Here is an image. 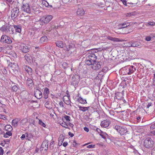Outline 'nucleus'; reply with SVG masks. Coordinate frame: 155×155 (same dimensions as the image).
<instances>
[{"instance_id": "58836bf2", "label": "nucleus", "mask_w": 155, "mask_h": 155, "mask_svg": "<svg viewBox=\"0 0 155 155\" xmlns=\"http://www.w3.org/2000/svg\"><path fill=\"white\" fill-rule=\"evenodd\" d=\"M7 28L8 27H2L1 28V30L6 33H8V31Z\"/></svg>"}, {"instance_id": "4d7b16f0", "label": "nucleus", "mask_w": 155, "mask_h": 155, "mask_svg": "<svg viewBox=\"0 0 155 155\" xmlns=\"http://www.w3.org/2000/svg\"><path fill=\"white\" fill-rule=\"evenodd\" d=\"M68 142H64L63 143V146H64V147H66V146H67V145H68Z\"/></svg>"}, {"instance_id": "13d9d810", "label": "nucleus", "mask_w": 155, "mask_h": 155, "mask_svg": "<svg viewBox=\"0 0 155 155\" xmlns=\"http://www.w3.org/2000/svg\"><path fill=\"white\" fill-rule=\"evenodd\" d=\"M0 118L5 120L6 119L4 115H1L0 116Z\"/></svg>"}, {"instance_id": "bb28decb", "label": "nucleus", "mask_w": 155, "mask_h": 155, "mask_svg": "<svg viewBox=\"0 0 155 155\" xmlns=\"http://www.w3.org/2000/svg\"><path fill=\"white\" fill-rule=\"evenodd\" d=\"M107 38L108 40L113 41L114 42L119 41L120 40L119 38H114L111 36H108L107 37Z\"/></svg>"}, {"instance_id": "b1692460", "label": "nucleus", "mask_w": 155, "mask_h": 155, "mask_svg": "<svg viewBox=\"0 0 155 155\" xmlns=\"http://www.w3.org/2000/svg\"><path fill=\"white\" fill-rule=\"evenodd\" d=\"M25 69L29 75H31L32 74V69L30 67L26 66Z\"/></svg>"}, {"instance_id": "f257e3e1", "label": "nucleus", "mask_w": 155, "mask_h": 155, "mask_svg": "<svg viewBox=\"0 0 155 155\" xmlns=\"http://www.w3.org/2000/svg\"><path fill=\"white\" fill-rule=\"evenodd\" d=\"M53 17L51 15H45L41 17L35 25L36 27H38V25H39L38 28L42 27V25L48 23L52 19Z\"/></svg>"}, {"instance_id": "9b49d317", "label": "nucleus", "mask_w": 155, "mask_h": 155, "mask_svg": "<svg viewBox=\"0 0 155 155\" xmlns=\"http://www.w3.org/2000/svg\"><path fill=\"white\" fill-rule=\"evenodd\" d=\"M20 49L22 52L25 53H27L29 51L28 47L24 44H22L21 45Z\"/></svg>"}, {"instance_id": "a211bd4d", "label": "nucleus", "mask_w": 155, "mask_h": 155, "mask_svg": "<svg viewBox=\"0 0 155 155\" xmlns=\"http://www.w3.org/2000/svg\"><path fill=\"white\" fill-rule=\"evenodd\" d=\"M85 12L82 8H79L77 10V14L78 15L83 16Z\"/></svg>"}, {"instance_id": "20e7f679", "label": "nucleus", "mask_w": 155, "mask_h": 155, "mask_svg": "<svg viewBox=\"0 0 155 155\" xmlns=\"http://www.w3.org/2000/svg\"><path fill=\"white\" fill-rule=\"evenodd\" d=\"M136 67L133 65H128L123 68V72L124 74L130 75L134 73L136 70Z\"/></svg>"}, {"instance_id": "72a5a7b5", "label": "nucleus", "mask_w": 155, "mask_h": 155, "mask_svg": "<svg viewBox=\"0 0 155 155\" xmlns=\"http://www.w3.org/2000/svg\"><path fill=\"white\" fill-rule=\"evenodd\" d=\"M64 118L67 121H70L71 120L70 117L69 116H67V115H65L64 116L63 118H62L63 121L64 122V121L63 120Z\"/></svg>"}, {"instance_id": "774afa93", "label": "nucleus", "mask_w": 155, "mask_h": 155, "mask_svg": "<svg viewBox=\"0 0 155 155\" xmlns=\"http://www.w3.org/2000/svg\"><path fill=\"white\" fill-rule=\"evenodd\" d=\"M7 2L9 3L11 2H12V0H6Z\"/></svg>"}, {"instance_id": "ddd939ff", "label": "nucleus", "mask_w": 155, "mask_h": 155, "mask_svg": "<svg viewBox=\"0 0 155 155\" xmlns=\"http://www.w3.org/2000/svg\"><path fill=\"white\" fill-rule=\"evenodd\" d=\"M140 45V43L138 41H132L129 43V47H137Z\"/></svg>"}, {"instance_id": "5fc2aeb1", "label": "nucleus", "mask_w": 155, "mask_h": 155, "mask_svg": "<svg viewBox=\"0 0 155 155\" xmlns=\"http://www.w3.org/2000/svg\"><path fill=\"white\" fill-rule=\"evenodd\" d=\"M122 1L123 4L126 6H127V2L126 0H120Z\"/></svg>"}, {"instance_id": "6ab92c4d", "label": "nucleus", "mask_w": 155, "mask_h": 155, "mask_svg": "<svg viewBox=\"0 0 155 155\" xmlns=\"http://www.w3.org/2000/svg\"><path fill=\"white\" fill-rule=\"evenodd\" d=\"M14 28L16 32L20 33L21 31V27L19 25H14Z\"/></svg>"}, {"instance_id": "c85d7f7f", "label": "nucleus", "mask_w": 155, "mask_h": 155, "mask_svg": "<svg viewBox=\"0 0 155 155\" xmlns=\"http://www.w3.org/2000/svg\"><path fill=\"white\" fill-rule=\"evenodd\" d=\"M78 107L79 108V109L80 110L82 111L83 112H85L86 110H87L88 109L90 108L89 107H81V106H78Z\"/></svg>"}, {"instance_id": "3c124183", "label": "nucleus", "mask_w": 155, "mask_h": 155, "mask_svg": "<svg viewBox=\"0 0 155 155\" xmlns=\"http://www.w3.org/2000/svg\"><path fill=\"white\" fill-rule=\"evenodd\" d=\"M150 133L153 135H155V129H150Z\"/></svg>"}, {"instance_id": "9d476101", "label": "nucleus", "mask_w": 155, "mask_h": 155, "mask_svg": "<svg viewBox=\"0 0 155 155\" xmlns=\"http://www.w3.org/2000/svg\"><path fill=\"white\" fill-rule=\"evenodd\" d=\"M91 68L94 70H97L101 68V65L98 62H95L91 64Z\"/></svg>"}, {"instance_id": "c756f323", "label": "nucleus", "mask_w": 155, "mask_h": 155, "mask_svg": "<svg viewBox=\"0 0 155 155\" xmlns=\"http://www.w3.org/2000/svg\"><path fill=\"white\" fill-rule=\"evenodd\" d=\"M25 58L28 62H31V57L29 54H26L25 56Z\"/></svg>"}, {"instance_id": "f704fd0d", "label": "nucleus", "mask_w": 155, "mask_h": 155, "mask_svg": "<svg viewBox=\"0 0 155 155\" xmlns=\"http://www.w3.org/2000/svg\"><path fill=\"white\" fill-rule=\"evenodd\" d=\"M5 128L6 130H8V131H10L12 130V127L10 125H6L5 127Z\"/></svg>"}, {"instance_id": "603ef678", "label": "nucleus", "mask_w": 155, "mask_h": 155, "mask_svg": "<svg viewBox=\"0 0 155 155\" xmlns=\"http://www.w3.org/2000/svg\"><path fill=\"white\" fill-rule=\"evenodd\" d=\"M59 106L60 107H64V103H63V102L61 101L59 102Z\"/></svg>"}, {"instance_id": "8fccbe9b", "label": "nucleus", "mask_w": 155, "mask_h": 155, "mask_svg": "<svg viewBox=\"0 0 155 155\" xmlns=\"http://www.w3.org/2000/svg\"><path fill=\"white\" fill-rule=\"evenodd\" d=\"M150 129H155V123L151 124L150 127Z\"/></svg>"}, {"instance_id": "473e14b6", "label": "nucleus", "mask_w": 155, "mask_h": 155, "mask_svg": "<svg viewBox=\"0 0 155 155\" xmlns=\"http://www.w3.org/2000/svg\"><path fill=\"white\" fill-rule=\"evenodd\" d=\"M41 4L46 7H48L49 6V4L48 2L45 0H43L42 1Z\"/></svg>"}, {"instance_id": "a19ab883", "label": "nucleus", "mask_w": 155, "mask_h": 155, "mask_svg": "<svg viewBox=\"0 0 155 155\" xmlns=\"http://www.w3.org/2000/svg\"><path fill=\"white\" fill-rule=\"evenodd\" d=\"M28 121L27 119L25 118L22 120L21 121L20 123L22 124H25Z\"/></svg>"}, {"instance_id": "e2e57ef3", "label": "nucleus", "mask_w": 155, "mask_h": 155, "mask_svg": "<svg viewBox=\"0 0 155 155\" xmlns=\"http://www.w3.org/2000/svg\"><path fill=\"white\" fill-rule=\"evenodd\" d=\"M141 118V117H137V122H140V119Z\"/></svg>"}, {"instance_id": "a878e982", "label": "nucleus", "mask_w": 155, "mask_h": 155, "mask_svg": "<svg viewBox=\"0 0 155 155\" xmlns=\"http://www.w3.org/2000/svg\"><path fill=\"white\" fill-rule=\"evenodd\" d=\"M19 121V120L18 119H14L12 121V125L14 127H16L17 126L18 123Z\"/></svg>"}, {"instance_id": "bf43d9fd", "label": "nucleus", "mask_w": 155, "mask_h": 155, "mask_svg": "<svg viewBox=\"0 0 155 155\" xmlns=\"http://www.w3.org/2000/svg\"><path fill=\"white\" fill-rule=\"evenodd\" d=\"M5 105V104H3V102L2 101L0 100V107H3V106H4Z\"/></svg>"}, {"instance_id": "e433bc0d", "label": "nucleus", "mask_w": 155, "mask_h": 155, "mask_svg": "<svg viewBox=\"0 0 155 155\" xmlns=\"http://www.w3.org/2000/svg\"><path fill=\"white\" fill-rule=\"evenodd\" d=\"M8 32L10 34H12L14 33V30L12 28L10 27H8L7 28Z\"/></svg>"}, {"instance_id": "de8ad7c7", "label": "nucleus", "mask_w": 155, "mask_h": 155, "mask_svg": "<svg viewBox=\"0 0 155 155\" xmlns=\"http://www.w3.org/2000/svg\"><path fill=\"white\" fill-rule=\"evenodd\" d=\"M0 155H3L4 153V150L1 147H0Z\"/></svg>"}, {"instance_id": "09e8293b", "label": "nucleus", "mask_w": 155, "mask_h": 155, "mask_svg": "<svg viewBox=\"0 0 155 155\" xmlns=\"http://www.w3.org/2000/svg\"><path fill=\"white\" fill-rule=\"evenodd\" d=\"M95 145L93 144H91L87 146V147L88 148H93L95 147Z\"/></svg>"}, {"instance_id": "2eb2a0df", "label": "nucleus", "mask_w": 155, "mask_h": 155, "mask_svg": "<svg viewBox=\"0 0 155 155\" xmlns=\"http://www.w3.org/2000/svg\"><path fill=\"white\" fill-rule=\"evenodd\" d=\"M48 140H45L43 142L41 146V148H45V150L46 151L48 149Z\"/></svg>"}, {"instance_id": "4468645a", "label": "nucleus", "mask_w": 155, "mask_h": 155, "mask_svg": "<svg viewBox=\"0 0 155 155\" xmlns=\"http://www.w3.org/2000/svg\"><path fill=\"white\" fill-rule=\"evenodd\" d=\"M110 121L107 120H105L101 121V125L103 127L106 128L108 127L110 124Z\"/></svg>"}, {"instance_id": "79ce46f5", "label": "nucleus", "mask_w": 155, "mask_h": 155, "mask_svg": "<svg viewBox=\"0 0 155 155\" xmlns=\"http://www.w3.org/2000/svg\"><path fill=\"white\" fill-rule=\"evenodd\" d=\"M25 137H28V134H22L21 136V138L22 140H23L24 139V138Z\"/></svg>"}, {"instance_id": "69168bd1", "label": "nucleus", "mask_w": 155, "mask_h": 155, "mask_svg": "<svg viewBox=\"0 0 155 155\" xmlns=\"http://www.w3.org/2000/svg\"><path fill=\"white\" fill-rule=\"evenodd\" d=\"M152 103H149L147 105V108H149L150 106H151Z\"/></svg>"}, {"instance_id": "6e6d98bb", "label": "nucleus", "mask_w": 155, "mask_h": 155, "mask_svg": "<svg viewBox=\"0 0 155 155\" xmlns=\"http://www.w3.org/2000/svg\"><path fill=\"white\" fill-rule=\"evenodd\" d=\"M68 134L71 137H72L74 136V134L70 132H69L68 133Z\"/></svg>"}, {"instance_id": "1a4fd4ad", "label": "nucleus", "mask_w": 155, "mask_h": 155, "mask_svg": "<svg viewBox=\"0 0 155 155\" xmlns=\"http://www.w3.org/2000/svg\"><path fill=\"white\" fill-rule=\"evenodd\" d=\"M19 9L18 8L16 7L14 8L11 11V16L14 18H16L18 15Z\"/></svg>"}, {"instance_id": "c9c22d12", "label": "nucleus", "mask_w": 155, "mask_h": 155, "mask_svg": "<svg viewBox=\"0 0 155 155\" xmlns=\"http://www.w3.org/2000/svg\"><path fill=\"white\" fill-rule=\"evenodd\" d=\"M61 125L63 127L66 128H68V125L65 122L61 123Z\"/></svg>"}, {"instance_id": "ea45409f", "label": "nucleus", "mask_w": 155, "mask_h": 155, "mask_svg": "<svg viewBox=\"0 0 155 155\" xmlns=\"http://www.w3.org/2000/svg\"><path fill=\"white\" fill-rule=\"evenodd\" d=\"M45 106L46 108L48 109H49L51 108V107L50 106V103L48 101L46 102L45 104Z\"/></svg>"}, {"instance_id": "7ed1b4c3", "label": "nucleus", "mask_w": 155, "mask_h": 155, "mask_svg": "<svg viewBox=\"0 0 155 155\" xmlns=\"http://www.w3.org/2000/svg\"><path fill=\"white\" fill-rule=\"evenodd\" d=\"M30 2L28 0H25L23 2L22 5H21V9L22 12L28 13H31Z\"/></svg>"}, {"instance_id": "0eeeda50", "label": "nucleus", "mask_w": 155, "mask_h": 155, "mask_svg": "<svg viewBox=\"0 0 155 155\" xmlns=\"http://www.w3.org/2000/svg\"><path fill=\"white\" fill-rule=\"evenodd\" d=\"M0 41L2 43L11 44L12 42L11 38L5 35H2Z\"/></svg>"}, {"instance_id": "f03ea898", "label": "nucleus", "mask_w": 155, "mask_h": 155, "mask_svg": "<svg viewBox=\"0 0 155 155\" xmlns=\"http://www.w3.org/2000/svg\"><path fill=\"white\" fill-rule=\"evenodd\" d=\"M97 57L95 54L93 53L89 52L87 54L85 63L86 64L90 65L93 63L96 62Z\"/></svg>"}, {"instance_id": "680f3d73", "label": "nucleus", "mask_w": 155, "mask_h": 155, "mask_svg": "<svg viewBox=\"0 0 155 155\" xmlns=\"http://www.w3.org/2000/svg\"><path fill=\"white\" fill-rule=\"evenodd\" d=\"M68 125L71 128H73L74 126V125L73 124L71 123H68Z\"/></svg>"}, {"instance_id": "4c0bfd02", "label": "nucleus", "mask_w": 155, "mask_h": 155, "mask_svg": "<svg viewBox=\"0 0 155 155\" xmlns=\"http://www.w3.org/2000/svg\"><path fill=\"white\" fill-rule=\"evenodd\" d=\"M72 143L73 147H76L80 145V144L76 143L75 140H73Z\"/></svg>"}, {"instance_id": "f8f14e48", "label": "nucleus", "mask_w": 155, "mask_h": 155, "mask_svg": "<svg viewBox=\"0 0 155 155\" xmlns=\"http://www.w3.org/2000/svg\"><path fill=\"white\" fill-rule=\"evenodd\" d=\"M35 96L38 99H41L42 97V95L41 92L38 89H36L35 91Z\"/></svg>"}, {"instance_id": "6e6552de", "label": "nucleus", "mask_w": 155, "mask_h": 155, "mask_svg": "<svg viewBox=\"0 0 155 155\" xmlns=\"http://www.w3.org/2000/svg\"><path fill=\"white\" fill-rule=\"evenodd\" d=\"M80 80V76L77 75L75 74L73 76L71 79V84L74 86H76L78 85Z\"/></svg>"}, {"instance_id": "49530a36", "label": "nucleus", "mask_w": 155, "mask_h": 155, "mask_svg": "<svg viewBox=\"0 0 155 155\" xmlns=\"http://www.w3.org/2000/svg\"><path fill=\"white\" fill-rule=\"evenodd\" d=\"M134 14V13L133 12H131V13H127L126 15V16L127 17H129L130 16H131L132 15H133Z\"/></svg>"}, {"instance_id": "37998d69", "label": "nucleus", "mask_w": 155, "mask_h": 155, "mask_svg": "<svg viewBox=\"0 0 155 155\" xmlns=\"http://www.w3.org/2000/svg\"><path fill=\"white\" fill-rule=\"evenodd\" d=\"M18 88L16 86H14L12 88V90L13 91H15V92L17 91L18 90Z\"/></svg>"}, {"instance_id": "338daca9", "label": "nucleus", "mask_w": 155, "mask_h": 155, "mask_svg": "<svg viewBox=\"0 0 155 155\" xmlns=\"http://www.w3.org/2000/svg\"><path fill=\"white\" fill-rule=\"evenodd\" d=\"M152 155H155V150H153L152 151Z\"/></svg>"}, {"instance_id": "393cba45", "label": "nucleus", "mask_w": 155, "mask_h": 155, "mask_svg": "<svg viewBox=\"0 0 155 155\" xmlns=\"http://www.w3.org/2000/svg\"><path fill=\"white\" fill-rule=\"evenodd\" d=\"M130 25V23L128 22H125L123 23H121L120 24V26L121 27V28H124L129 26Z\"/></svg>"}, {"instance_id": "0e129e2a", "label": "nucleus", "mask_w": 155, "mask_h": 155, "mask_svg": "<svg viewBox=\"0 0 155 155\" xmlns=\"http://www.w3.org/2000/svg\"><path fill=\"white\" fill-rule=\"evenodd\" d=\"M91 128L94 130H96L97 128V127L95 126H92Z\"/></svg>"}, {"instance_id": "dca6fc26", "label": "nucleus", "mask_w": 155, "mask_h": 155, "mask_svg": "<svg viewBox=\"0 0 155 155\" xmlns=\"http://www.w3.org/2000/svg\"><path fill=\"white\" fill-rule=\"evenodd\" d=\"M49 93V89L47 87H45L44 89L43 93L44 98L45 99H47L48 98Z\"/></svg>"}, {"instance_id": "412c9836", "label": "nucleus", "mask_w": 155, "mask_h": 155, "mask_svg": "<svg viewBox=\"0 0 155 155\" xmlns=\"http://www.w3.org/2000/svg\"><path fill=\"white\" fill-rule=\"evenodd\" d=\"M78 101L82 104H85L87 103L86 100L83 99L81 97H79L78 99Z\"/></svg>"}, {"instance_id": "2f4dec72", "label": "nucleus", "mask_w": 155, "mask_h": 155, "mask_svg": "<svg viewBox=\"0 0 155 155\" xmlns=\"http://www.w3.org/2000/svg\"><path fill=\"white\" fill-rule=\"evenodd\" d=\"M56 44L57 46L61 48H62L63 45L61 41H57Z\"/></svg>"}, {"instance_id": "aec40b11", "label": "nucleus", "mask_w": 155, "mask_h": 155, "mask_svg": "<svg viewBox=\"0 0 155 155\" xmlns=\"http://www.w3.org/2000/svg\"><path fill=\"white\" fill-rule=\"evenodd\" d=\"M96 130L99 134H100V136L103 138H105V137H104V136L105 135H107L106 133L103 132L100 129L98 128H97Z\"/></svg>"}, {"instance_id": "5701e85b", "label": "nucleus", "mask_w": 155, "mask_h": 155, "mask_svg": "<svg viewBox=\"0 0 155 155\" xmlns=\"http://www.w3.org/2000/svg\"><path fill=\"white\" fill-rule=\"evenodd\" d=\"M48 41V39L46 36H44L41 38L40 40V42L43 43L47 42Z\"/></svg>"}, {"instance_id": "423d86ee", "label": "nucleus", "mask_w": 155, "mask_h": 155, "mask_svg": "<svg viewBox=\"0 0 155 155\" xmlns=\"http://www.w3.org/2000/svg\"><path fill=\"white\" fill-rule=\"evenodd\" d=\"M154 144V142L151 138L148 137L146 138L144 141V146L147 148L152 147Z\"/></svg>"}, {"instance_id": "7c9ffc66", "label": "nucleus", "mask_w": 155, "mask_h": 155, "mask_svg": "<svg viewBox=\"0 0 155 155\" xmlns=\"http://www.w3.org/2000/svg\"><path fill=\"white\" fill-rule=\"evenodd\" d=\"M12 135V133L10 131L6 132L4 135V137L5 138H8Z\"/></svg>"}, {"instance_id": "39448f33", "label": "nucleus", "mask_w": 155, "mask_h": 155, "mask_svg": "<svg viewBox=\"0 0 155 155\" xmlns=\"http://www.w3.org/2000/svg\"><path fill=\"white\" fill-rule=\"evenodd\" d=\"M114 128L121 135H124L127 132V129L125 127H123L118 125L115 126Z\"/></svg>"}, {"instance_id": "a18cd8bd", "label": "nucleus", "mask_w": 155, "mask_h": 155, "mask_svg": "<svg viewBox=\"0 0 155 155\" xmlns=\"http://www.w3.org/2000/svg\"><path fill=\"white\" fill-rule=\"evenodd\" d=\"M149 25L151 26H154L155 25V22H154L150 21L149 22L148 24L147 25V26H148Z\"/></svg>"}, {"instance_id": "c03bdc74", "label": "nucleus", "mask_w": 155, "mask_h": 155, "mask_svg": "<svg viewBox=\"0 0 155 155\" xmlns=\"http://www.w3.org/2000/svg\"><path fill=\"white\" fill-rule=\"evenodd\" d=\"M108 68L107 67H105L103 68L101 71V72H100L101 73V72H106L108 70Z\"/></svg>"}, {"instance_id": "cd10ccee", "label": "nucleus", "mask_w": 155, "mask_h": 155, "mask_svg": "<svg viewBox=\"0 0 155 155\" xmlns=\"http://www.w3.org/2000/svg\"><path fill=\"white\" fill-rule=\"evenodd\" d=\"M36 118L37 119H38V117H36ZM38 124L40 125V126H42V127L46 128V125L42 121V120L41 119H38Z\"/></svg>"}, {"instance_id": "f3484780", "label": "nucleus", "mask_w": 155, "mask_h": 155, "mask_svg": "<svg viewBox=\"0 0 155 155\" xmlns=\"http://www.w3.org/2000/svg\"><path fill=\"white\" fill-rule=\"evenodd\" d=\"M26 83L29 88H32L33 84V81L30 78H28L27 80Z\"/></svg>"}, {"instance_id": "4be33fe9", "label": "nucleus", "mask_w": 155, "mask_h": 155, "mask_svg": "<svg viewBox=\"0 0 155 155\" xmlns=\"http://www.w3.org/2000/svg\"><path fill=\"white\" fill-rule=\"evenodd\" d=\"M36 33L35 31L34 30L32 31L31 32H29V34L33 39L37 37L38 35H36Z\"/></svg>"}, {"instance_id": "052dcab7", "label": "nucleus", "mask_w": 155, "mask_h": 155, "mask_svg": "<svg viewBox=\"0 0 155 155\" xmlns=\"http://www.w3.org/2000/svg\"><path fill=\"white\" fill-rule=\"evenodd\" d=\"M84 130L87 132H88L89 131V129L87 127H84Z\"/></svg>"}, {"instance_id": "864d4df0", "label": "nucleus", "mask_w": 155, "mask_h": 155, "mask_svg": "<svg viewBox=\"0 0 155 155\" xmlns=\"http://www.w3.org/2000/svg\"><path fill=\"white\" fill-rule=\"evenodd\" d=\"M151 39V38L150 36H147L146 38V40L147 41H150Z\"/></svg>"}]
</instances>
